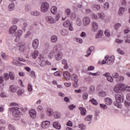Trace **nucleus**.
Returning <instances> with one entry per match:
<instances>
[{"label":"nucleus","mask_w":130,"mask_h":130,"mask_svg":"<svg viewBox=\"0 0 130 130\" xmlns=\"http://www.w3.org/2000/svg\"><path fill=\"white\" fill-rule=\"evenodd\" d=\"M114 90L116 93H118L119 91L130 92V86L127 85L124 83H119L115 85Z\"/></svg>","instance_id":"f257e3e1"},{"label":"nucleus","mask_w":130,"mask_h":130,"mask_svg":"<svg viewBox=\"0 0 130 130\" xmlns=\"http://www.w3.org/2000/svg\"><path fill=\"white\" fill-rule=\"evenodd\" d=\"M20 110H21V109L18 107H13L9 109L10 112L12 113L14 120H19V119L21 118L20 117V115H21Z\"/></svg>","instance_id":"f03ea898"},{"label":"nucleus","mask_w":130,"mask_h":130,"mask_svg":"<svg viewBox=\"0 0 130 130\" xmlns=\"http://www.w3.org/2000/svg\"><path fill=\"white\" fill-rule=\"evenodd\" d=\"M115 99L116 102V103L115 104V106L118 107V108H121V104H120V103H121V102H123V96H121L118 94H116Z\"/></svg>","instance_id":"7ed1b4c3"},{"label":"nucleus","mask_w":130,"mask_h":130,"mask_svg":"<svg viewBox=\"0 0 130 130\" xmlns=\"http://www.w3.org/2000/svg\"><path fill=\"white\" fill-rule=\"evenodd\" d=\"M49 10V4L47 2H44L41 5V12L46 13Z\"/></svg>","instance_id":"20e7f679"},{"label":"nucleus","mask_w":130,"mask_h":130,"mask_svg":"<svg viewBox=\"0 0 130 130\" xmlns=\"http://www.w3.org/2000/svg\"><path fill=\"white\" fill-rule=\"evenodd\" d=\"M91 22V19L89 17H85L83 19L84 26H88Z\"/></svg>","instance_id":"39448f33"},{"label":"nucleus","mask_w":130,"mask_h":130,"mask_svg":"<svg viewBox=\"0 0 130 130\" xmlns=\"http://www.w3.org/2000/svg\"><path fill=\"white\" fill-rule=\"evenodd\" d=\"M46 21L49 24H54L55 23V19L52 16H47L46 17Z\"/></svg>","instance_id":"423d86ee"},{"label":"nucleus","mask_w":130,"mask_h":130,"mask_svg":"<svg viewBox=\"0 0 130 130\" xmlns=\"http://www.w3.org/2000/svg\"><path fill=\"white\" fill-rule=\"evenodd\" d=\"M115 79H116V82L118 83L119 82H123L124 77L122 76H118V73H116L115 74Z\"/></svg>","instance_id":"0eeeda50"},{"label":"nucleus","mask_w":130,"mask_h":130,"mask_svg":"<svg viewBox=\"0 0 130 130\" xmlns=\"http://www.w3.org/2000/svg\"><path fill=\"white\" fill-rule=\"evenodd\" d=\"M32 44L33 48L34 49H37L38 48V45H39V40L37 39L34 40Z\"/></svg>","instance_id":"6e6552de"},{"label":"nucleus","mask_w":130,"mask_h":130,"mask_svg":"<svg viewBox=\"0 0 130 130\" xmlns=\"http://www.w3.org/2000/svg\"><path fill=\"white\" fill-rule=\"evenodd\" d=\"M50 124V121H43L41 124L42 128H48Z\"/></svg>","instance_id":"1a4fd4ad"},{"label":"nucleus","mask_w":130,"mask_h":130,"mask_svg":"<svg viewBox=\"0 0 130 130\" xmlns=\"http://www.w3.org/2000/svg\"><path fill=\"white\" fill-rule=\"evenodd\" d=\"M63 76L67 81H69V80H71V74H70V72L68 71L64 72L63 73Z\"/></svg>","instance_id":"9d476101"},{"label":"nucleus","mask_w":130,"mask_h":130,"mask_svg":"<svg viewBox=\"0 0 130 130\" xmlns=\"http://www.w3.org/2000/svg\"><path fill=\"white\" fill-rule=\"evenodd\" d=\"M94 49H95V47H94V46L90 47L86 52L87 54L85 55V56L89 57V56L91 55V52H93Z\"/></svg>","instance_id":"9b49d317"},{"label":"nucleus","mask_w":130,"mask_h":130,"mask_svg":"<svg viewBox=\"0 0 130 130\" xmlns=\"http://www.w3.org/2000/svg\"><path fill=\"white\" fill-rule=\"evenodd\" d=\"M53 127L56 129H60L61 128V126L60 125V124L58 123V121H55L53 123Z\"/></svg>","instance_id":"f8f14e48"},{"label":"nucleus","mask_w":130,"mask_h":130,"mask_svg":"<svg viewBox=\"0 0 130 130\" xmlns=\"http://www.w3.org/2000/svg\"><path fill=\"white\" fill-rule=\"evenodd\" d=\"M92 25V30L93 31V32H96V31L98 30V24H97V22H96L95 21H93Z\"/></svg>","instance_id":"ddd939ff"},{"label":"nucleus","mask_w":130,"mask_h":130,"mask_svg":"<svg viewBox=\"0 0 130 130\" xmlns=\"http://www.w3.org/2000/svg\"><path fill=\"white\" fill-rule=\"evenodd\" d=\"M114 62V56L112 55L110 57L109 60L107 62V64L111 66Z\"/></svg>","instance_id":"4468645a"},{"label":"nucleus","mask_w":130,"mask_h":130,"mask_svg":"<svg viewBox=\"0 0 130 130\" xmlns=\"http://www.w3.org/2000/svg\"><path fill=\"white\" fill-rule=\"evenodd\" d=\"M46 113L47 115L49 116H52V114H53V110L51 108H47L46 109Z\"/></svg>","instance_id":"2eb2a0df"},{"label":"nucleus","mask_w":130,"mask_h":130,"mask_svg":"<svg viewBox=\"0 0 130 130\" xmlns=\"http://www.w3.org/2000/svg\"><path fill=\"white\" fill-rule=\"evenodd\" d=\"M29 113L31 118H35L36 117V111L34 109H32L29 111Z\"/></svg>","instance_id":"dca6fc26"},{"label":"nucleus","mask_w":130,"mask_h":130,"mask_svg":"<svg viewBox=\"0 0 130 130\" xmlns=\"http://www.w3.org/2000/svg\"><path fill=\"white\" fill-rule=\"evenodd\" d=\"M126 11L125 8L120 7L118 12V14L119 16H122L123 15V13Z\"/></svg>","instance_id":"f3484780"},{"label":"nucleus","mask_w":130,"mask_h":130,"mask_svg":"<svg viewBox=\"0 0 130 130\" xmlns=\"http://www.w3.org/2000/svg\"><path fill=\"white\" fill-rule=\"evenodd\" d=\"M16 30H17V26L13 25L9 29V33H10V34H14V33L16 32Z\"/></svg>","instance_id":"a211bd4d"},{"label":"nucleus","mask_w":130,"mask_h":130,"mask_svg":"<svg viewBox=\"0 0 130 130\" xmlns=\"http://www.w3.org/2000/svg\"><path fill=\"white\" fill-rule=\"evenodd\" d=\"M79 109L80 111V113L81 115H83V116L86 115V113L87 112V111L86 110V109H85V108L80 107L79 108Z\"/></svg>","instance_id":"6ab92c4d"},{"label":"nucleus","mask_w":130,"mask_h":130,"mask_svg":"<svg viewBox=\"0 0 130 130\" xmlns=\"http://www.w3.org/2000/svg\"><path fill=\"white\" fill-rule=\"evenodd\" d=\"M105 102L107 105H111L112 104V100L109 98H107L105 99Z\"/></svg>","instance_id":"aec40b11"},{"label":"nucleus","mask_w":130,"mask_h":130,"mask_svg":"<svg viewBox=\"0 0 130 130\" xmlns=\"http://www.w3.org/2000/svg\"><path fill=\"white\" fill-rule=\"evenodd\" d=\"M26 49V45L25 44L23 43L20 45L19 48V50H20L21 52H24V51Z\"/></svg>","instance_id":"412c9836"},{"label":"nucleus","mask_w":130,"mask_h":130,"mask_svg":"<svg viewBox=\"0 0 130 130\" xmlns=\"http://www.w3.org/2000/svg\"><path fill=\"white\" fill-rule=\"evenodd\" d=\"M57 36H52L51 37V42H52V43H56L57 41Z\"/></svg>","instance_id":"4be33fe9"},{"label":"nucleus","mask_w":130,"mask_h":130,"mask_svg":"<svg viewBox=\"0 0 130 130\" xmlns=\"http://www.w3.org/2000/svg\"><path fill=\"white\" fill-rule=\"evenodd\" d=\"M57 12V8L55 6H53L51 8V12L53 15H55Z\"/></svg>","instance_id":"5701e85b"},{"label":"nucleus","mask_w":130,"mask_h":130,"mask_svg":"<svg viewBox=\"0 0 130 130\" xmlns=\"http://www.w3.org/2000/svg\"><path fill=\"white\" fill-rule=\"evenodd\" d=\"M30 14L31 15V16H35L36 17L40 16V12L37 11H32L30 13Z\"/></svg>","instance_id":"b1692460"},{"label":"nucleus","mask_w":130,"mask_h":130,"mask_svg":"<svg viewBox=\"0 0 130 130\" xmlns=\"http://www.w3.org/2000/svg\"><path fill=\"white\" fill-rule=\"evenodd\" d=\"M62 63L64 64V69L65 70H68L69 69V66L68 65V62H67V60L63 59L62 60Z\"/></svg>","instance_id":"393cba45"},{"label":"nucleus","mask_w":130,"mask_h":130,"mask_svg":"<svg viewBox=\"0 0 130 130\" xmlns=\"http://www.w3.org/2000/svg\"><path fill=\"white\" fill-rule=\"evenodd\" d=\"M102 35H103V31H102V30H99L95 36V39L102 37Z\"/></svg>","instance_id":"a878e982"},{"label":"nucleus","mask_w":130,"mask_h":130,"mask_svg":"<svg viewBox=\"0 0 130 130\" xmlns=\"http://www.w3.org/2000/svg\"><path fill=\"white\" fill-rule=\"evenodd\" d=\"M55 57L56 58V60H60L62 57V54H61V53H59L55 56Z\"/></svg>","instance_id":"bb28decb"},{"label":"nucleus","mask_w":130,"mask_h":130,"mask_svg":"<svg viewBox=\"0 0 130 130\" xmlns=\"http://www.w3.org/2000/svg\"><path fill=\"white\" fill-rule=\"evenodd\" d=\"M31 56L32 58H34L35 59H36V57L38 56V51L35 50L34 52L31 53Z\"/></svg>","instance_id":"cd10ccee"},{"label":"nucleus","mask_w":130,"mask_h":130,"mask_svg":"<svg viewBox=\"0 0 130 130\" xmlns=\"http://www.w3.org/2000/svg\"><path fill=\"white\" fill-rule=\"evenodd\" d=\"M8 10L10 11H14V10H15V5L14 3H12L9 6Z\"/></svg>","instance_id":"c85d7f7f"},{"label":"nucleus","mask_w":130,"mask_h":130,"mask_svg":"<svg viewBox=\"0 0 130 130\" xmlns=\"http://www.w3.org/2000/svg\"><path fill=\"white\" fill-rule=\"evenodd\" d=\"M71 79L72 81H74V82L79 81L78 80V76L76 74H73L72 75Z\"/></svg>","instance_id":"c756f323"},{"label":"nucleus","mask_w":130,"mask_h":130,"mask_svg":"<svg viewBox=\"0 0 130 130\" xmlns=\"http://www.w3.org/2000/svg\"><path fill=\"white\" fill-rule=\"evenodd\" d=\"M60 34L62 35V36H66L69 34V31L66 29H62L60 31Z\"/></svg>","instance_id":"7c9ffc66"},{"label":"nucleus","mask_w":130,"mask_h":130,"mask_svg":"<svg viewBox=\"0 0 130 130\" xmlns=\"http://www.w3.org/2000/svg\"><path fill=\"white\" fill-rule=\"evenodd\" d=\"M22 30H18L16 32H15V36H16V37H20V36H22Z\"/></svg>","instance_id":"2f4dec72"},{"label":"nucleus","mask_w":130,"mask_h":130,"mask_svg":"<svg viewBox=\"0 0 130 130\" xmlns=\"http://www.w3.org/2000/svg\"><path fill=\"white\" fill-rule=\"evenodd\" d=\"M76 23L77 26H81L82 24V20H81V18H77L76 21Z\"/></svg>","instance_id":"473e14b6"},{"label":"nucleus","mask_w":130,"mask_h":130,"mask_svg":"<svg viewBox=\"0 0 130 130\" xmlns=\"http://www.w3.org/2000/svg\"><path fill=\"white\" fill-rule=\"evenodd\" d=\"M103 8H104V10H105V11L108 10L109 9V3H108L107 2L104 3Z\"/></svg>","instance_id":"72a5a7b5"},{"label":"nucleus","mask_w":130,"mask_h":130,"mask_svg":"<svg viewBox=\"0 0 130 130\" xmlns=\"http://www.w3.org/2000/svg\"><path fill=\"white\" fill-rule=\"evenodd\" d=\"M98 18L101 19V20H103L104 19V13H99L98 14Z\"/></svg>","instance_id":"f704fd0d"},{"label":"nucleus","mask_w":130,"mask_h":130,"mask_svg":"<svg viewBox=\"0 0 130 130\" xmlns=\"http://www.w3.org/2000/svg\"><path fill=\"white\" fill-rule=\"evenodd\" d=\"M10 90L12 93H14V92H16L17 91V88L14 85H11L10 86Z\"/></svg>","instance_id":"c9c22d12"},{"label":"nucleus","mask_w":130,"mask_h":130,"mask_svg":"<svg viewBox=\"0 0 130 130\" xmlns=\"http://www.w3.org/2000/svg\"><path fill=\"white\" fill-rule=\"evenodd\" d=\"M90 102H91V103H92V104H93V105H95V106L96 105H98V102H97V101H96V100H94V99H92L90 101Z\"/></svg>","instance_id":"e433bc0d"},{"label":"nucleus","mask_w":130,"mask_h":130,"mask_svg":"<svg viewBox=\"0 0 130 130\" xmlns=\"http://www.w3.org/2000/svg\"><path fill=\"white\" fill-rule=\"evenodd\" d=\"M99 96H101V97H105L106 96V92L104 91H101L99 93Z\"/></svg>","instance_id":"4c0bfd02"},{"label":"nucleus","mask_w":130,"mask_h":130,"mask_svg":"<svg viewBox=\"0 0 130 130\" xmlns=\"http://www.w3.org/2000/svg\"><path fill=\"white\" fill-rule=\"evenodd\" d=\"M72 24H71L70 23V20H67V21H65L64 23H63V26H64V27H69V26H70V25H71Z\"/></svg>","instance_id":"58836bf2"},{"label":"nucleus","mask_w":130,"mask_h":130,"mask_svg":"<svg viewBox=\"0 0 130 130\" xmlns=\"http://www.w3.org/2000/svg\"><path fill=\"white\" fill-rule=\"evenodd\" d=\"M121 26V24L119 23H115L114 26L115 30H118V29H119V27Z\"/></svg>","instance_id":"ea45409f"},{"label":"nucleus","mask_w":130,"mask_h":130,"mask_svg":"<svg viewBox=\"0 0 130 130\" xmlns=\"http://www.w3.org/2000/svg\"><path fill=\"white\" fill-rule=\"evenodd\" d=\"M117 52H118V53H119L121 55H123V54H124V51H123V50H122L120 48H118L117 49Z\"/></svg>","instance_id":"a19ab883"},{"label":"nucleus","mask_w":130,"mask_h":130,"mask_svg":"<svg viewBox=\"0 0 130 130\" xmlns=\"http://www.w3.org/2000/svg\"><path fill=\"white\" fill-rule=\"evenodd\" d=\"M4 79H5V81H8V80L10 79V73H5L4 74Z\"/></svg>","instance_id":"79ce46f5"},{"label":"nucleus","mask_w":130,"mask_h":130,"mask_svg":"<svg viewBox=\"0 0 130 130\" xmlns=\"http://www.w3.org/2000/svg\"><path fill=\"white\" fill-rule=\"evenodd\" d=\"M69 17L71 20H75L76 19V17H77V16L76 15V14L72 13L71 15H70Z\"/></svg>","instance_id":"37998d69"},{"label":"nucleus","mask_w":130,"mask_h":130,"mask_svg":"<svg viewBox=\"0 0 130 130\" xmlns=\"http://www.w3.org/2000/svg\"><path fill=\"white\" fill-rule=\"evenodd\" d=\"M66 13L67 17H70L71 15V9H66Z\"/></svg>","instance_id":"c03bdc74"},{"label":"nucleus","mask_w":130,"mask_h":130,"mask_svg":"<svg viewBox=\"0 0 130 130\" xmlns=\"http://www.w3.org/2000/svg\"><path fill=\"white\" fill-rule=\"evenodd\" d=\"M92 116L89 115L87 117H86V118H85V120H86V121H91V120H92Z\"/></svg>","instance_id":"a18cd8bd"},{"label":"nucleus","mask_w":130,"mask_h":130,"mask_svg":"<svg viewBox=\"0 0 130 130\" xmlns=\"http://www.w3.org/2000/svg\"><path fill=\"white\" fill-rule=\"evenodd\" d=\"M92 9L99 11V10H100V6L98 5H94L92 6Z\"/></svg>","instance_id":"49530a36"},{"label":"nucleus","mask_w":130,"mask_h":130,"mask_svg":"<svg viewBox=\"0 0 130 130\" xmlns=\"http://www.w3.org/2000/svg\"><path fill=\"white\" fill-rule=\"evenodd\" d=\"M105 35L107 37H109V36H110V31H109V29H106Z\"/></svg>","instance_id":"de8ad7c7"},{"label":"nucleus","mask_w":130,"mask_h":130,"mask_svg":"<svg viewBox=\"0 0 130 130\" xmlns=\"http://www.w3.org/2000/svg\"><path fill=\"white\" fill-rule=\"evenodd\" d=\"M78 126L79 128H80L82 130L85 129L86 128V126H85L83 124H79Z\"/></svg>","instance_id":"09e8293b"},{"label":"nucleus","mask_w":130,"mask_h":130,"mask_svg":"<svg viewBox=\"0 0 130 130\" xmlns=\"http://www.w3.org/2000/svg\"><path fill=\"white\" fill-rule=\"evenodd\" d=\"M54 117H55V118H60V114L58 112H56L55 114L54 115Z\"/></svg>","instance_id":"8fccbe9b"},{"label":"nucleus","mask_w":130,"mask_h":130,"mask_svg":"<svg viewBox=\"0 0 130 130\" xmlns=\"http://www.w3.org/2000/svg\"><path fill=\"white\" fill-rule=\"evenodd\" d=\"M27 90L28 92H31L32 90H33V88H32V85L31 84H28Z\"/></svg>","instance_id":"3c124183"},{"label":"nucleus","mask_w":130,"mask_h":130,"mask_svg":"<svg viewBox=\"0 0 130 130\" xmlns=\"http://www.w3.org/2000/svg\"><path fill=\"white\" fill-rule=\"evenodd\" d=\"M73 86L75 88H78L79 87V82L78 81H74L73 83Z\"/></svg>","instance_id":"603ef678"},{"label":"nucleus","mask_w":130,"mask_h":130,"mask_svg":"<svg viewBox=\"0 0 130 130\" xmlns=\"http://www.w3.org/2000/svg\"><path fill=\"white\" fill-rule=\"evenodd\" d=\"M40 66H41V67H42V68H44V67H45L46 66V61H41Z\"/></svg>","instance_id":"864d4df0"},{"label":"nucleus","mask_w":130,"mask_h":130,"mask_svg":"<svg viewBox=\"0 0 130 130\" xmlns=\"http://www.w3.org/2000/svg\"><path fill=\"white\" fill-rule=\"evenodd\" d=\"M8 128H9V129L10 130H16V127H15V126L11 124H9L8 125Z\"/></svg>","instance_id":"5fc2aeb1"},{"label":"nucleus","mask_w":130,"mask_h":130,"mask_svg":"<svg viewBox=\"0 0 130 130\" xmlns=\"http://www.w3.org/2000/svg\"><path fill=\"white\" fill-rule=\"evenodd\" d=\"M68 108L70 110H73L74 108H76V106L74 105H71L68 106Z\"/></svg>","instance_id":"6e6d98bb"},{"label":"nucleus","mask_w":130,"mask_h":130,"mask_svg":"<svg viewBox=\"0 0 130 130\" xmlns=\"http://www.w3.org/2000/svg\"><path fill=\"white\" fill-rule=\"evenodd\" d=\"M121 5L123 6V7H125V6H126V1L125 0H121Z\"/></svg>","instance_id":"4d7b16f0"},{"label":"nucleus","mask_w":130,"mask_h":130,"mask_svg":"<svg viewBox=\"0 0 130 130\" xmlns=\"http://www.w3.org/2000/svg\"><path fill=\"white\" fill-rule=\"evenodd\" d=\"M30 77H31V78H34V79H35V78H36V76L35 75V72L31 71L30 72Z\"/></svg>","instance_id":"13d9d810"},{"label":"nucleus","mask_w":130,"mask_h":130,"mask_svg":"<svg viewBox=\"0 0 130 130\" xmlns=\"http://www.w3.org/2000/svg\"><path fill=\"white\" fill-rule=\"evenodd\" d=\"M23 93H24V90L23 89L18 90L17 92V95L18 96H21Z\"/></svg>","instance_id":"bf43d9fd"},{"label":"nucleus","mask_w":130,"mask_h":130,"mask_svg":"<svg viewBox=\"0 0 130 130\" xmlns=\"http://www.w3.org/2000/svg\"><path fill=\"white\" fill-rule=\"evenodd\" d=\"M1 55L3 59H6L7 57L6 56V53H5L4 52H1Z\"/></svg>","instance_id":"052dcab7"},{"label":"nucleus","mask_w":130,"mask_h":130,"mask_svg":"<svg viewBox=\"0 0 130 130\" xmlns=\"http://www.w3.org/2000/svg\"><path fill=\"white\" fill-rule=\"evenodd\" d=\"M23 29H25V28H26V27H27L28 26V22L25 20L23 23Z\"/></svg>","instance_id":"680f3d73"},{"label":"nucleus","mask_w":130,"mask_h":130,"mask_svg":"<svg viewBox=\"0 0 130 130\" xmlns=\"http://www.w3.org/2000/svg\"><path fill=\"white\" fill-rule=\"evenodd\" d=\"M82 97L83 98V99H84L85 100H86V99H88V93H84L83 94Z\"/></svg>","instance_id":"e2e57ef3"},{"label":"nucleus","mask_w":130,"mask_h":130,"mask_svg":"<svg viewBox=\"0 0 130 130\" xmlns=\"http://www.w3.org/2000/svg\"><path fill=\"white\" fill-rule=\"evenodd\" d=\"M116 42L118 44H121V43H122V42H123V40L117 39H116Z\"/></svg>","instance_id":"0e129e2a"},{"label":"nucleus","mask_w":130,"mask_h":130,"mask_svg":"<svg viewBox=\"0 0 130 130\" xmlns=\"http://www.w3.org/2000/svg\"><path fill=\"white\" fill-rule=\"evenodd\" d=\"M107 80L109 81V82H113V78H112V77L111 76H109L107 78Z\"/></svg>","instance_id":"69168bd1"},{"label":"nucleus","mask_w":130,"mask_h":130,"mask_svg":"<svg viewBox=\"0 0 130 130\" xmlns=\"http://www.w3.org/2000/svg\"><path fill=\"white\" fill-rule=\"evenodd\" d=\"M76 41L80 44L83 43V40L81 38H76Z\"/></svg>","instance_id":"338daca9"},{"label":"nucleus","mask_w":130,"mask_h":130,"mask_svg":"<svg viewBox=\"0 0 130 130\" xmlns=\"http://www.w3.org/2000/svg\"><path fill=\"white\" fill-rule=\"evenodd\" d=\"M126 98L127 101H130V93L127 94Z\"/></svg>","instance_id":"774afa93"}]
</instances>
